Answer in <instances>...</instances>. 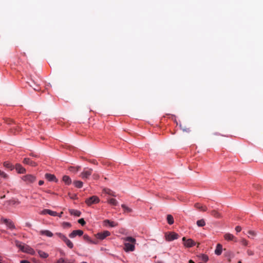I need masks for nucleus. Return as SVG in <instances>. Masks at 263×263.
I'll list each match as a JSON object with an SVG mask.
<instances>
[{"instance_id": "32", "label": "nucleus", "mask_w": 263, "mask_h": 263, "mask_svg": "<svg viewBox=\"0 0 263 263\" xmlns=\"http://www.w3.org/2000/svg\"><path fill=\"white\" fill-rule=\"evenodd\" d=\"M197 225L198 227H203L205 225V222L204 219H202L197 221Z\"/></svg>"}, {"instance_id": "30", "label": "nucleus", "mask_w": 263, "mask_h": 263, "mask_svg": "<svg viewBox=\"0 0 263 263\" xmlns=\"http://www.w3.org/2000/svg\"><path fill=\"white\" fill-rule=\"evenodd\" d=\"M108 202L113 205H117L118 204V202L116 199L110 198L108 200Z\"/></svg>"}, {"instance_id": "23", "label": "nucleus", "mask_w": 263, "mask_h": 263, "mask_svg": "<svg viewBox=\"0 0 263 263\" xmlns=\"http://www.w3.org/2000/svg\"><path fill=\"white\" fill-rule=\"evenodd\" d=\"M63 181L65 184L69 185L71 183V180L68 176L65 175L63 177Z\"/></svg>"}, {"instance_id": "11", "label": "nucleus", "mask_w": 263, "mask_h": 263, "mask_svg": "<svg viewBox=\"0 0 263 263\" xmlns=\"http://www.w3.org/2000/svg\"><path fill=\"white\" fill-rule=\"evenodd\" d=\"M224 238L226 240L228 241L233 240L235 242L237 241V238L230 233H226V234H224Z\"/></svg>"}, {"instance_id": "8", "label": "nucleus", "mask_w": 263, "mask_h": 263, "mask_svg": "<svg viewBox=\"0 0 263 263\" xmlns=\"http://www.w3.org/2000/svg\"><path fill=\"white\" fill-rule=\"evenodd\" d=\"M182 241L184 242V245L187 248H191L195 245V242L192 239H186L184 237L182 238Z\"/></svg>"}, {"instance_id": "40", "label": "nucleus", "mask_w": 263, "mask_h": 263, "mask_svg": "<svg viewBox=\"0 0 263 263\" xmlns=\"http://www.w3.org/2000/svg\"><path fill=\"white\" fill-rule=\"evenodd\" d=\"M57 263H72V262H66L64 258H61L59 260H57Z\"/></svg>"}, {"instance_id": "49", "label": "nucleus", "mask_w": 263, "mask_h": 263, "mask_svg": "<svg viewBox=\"0 0 263 263\" xmlns=\"http://www.w3.org/2000/svg\"><path fill=\"white\" fill-rule=\"evenodd\" d=\"M44 184V181L43 180H40L39 182V184L40 185H42Z\"/></svg>"}, {"instance_id": "54", "label": "nucleus", "mask_w": 263, "mask_h": 263, "mask_svg": "<svg viewBox=\"0 0 263 263\" xmlns=\"http://www.w3.org/2000/svg\"><path fill=\"white\" fill-rule=\"evenodd\" d=\"M2 260V257L0 256V261Z\"/></svg>"}, {"instance_id": "53", "label": "nucleus", "mask_w": 263, "mask_h": 263, "mask_svg": "<svg viewBox=\"0 0 263 263\" xmlns=\"http://www.w3.org/2000/svg\"><path fill=\"white\" fill-rule=\"evenodd\" d=\"M4 198H5V195H4L1 197V199H3Z\"/></svg>"}, {"instance_id": "39", "label": "nucleus", "mask_w": 263, "mask_h": 263, "mask_svg": "<svg viewBox=\"0 0 263 263\" xmlns=\"http://www.w3.org/2000/svg\"><path fill=\"white\" fill-rule=\"evenodd\" d=\"M247 253L248 255H249V256H253L254 254V251L250 249H248L247 250Z\"/></svg>"}, {"instance_id": "27", "label": "nucleus", "mask_w": 263, "mask_h": 263, "mask_svg": "<svg viewBox=\"0 0 263 263\" xmlns=\"http://www.w3.org/2000/svg\"><path fill=\"white\" fill-rule=\"evenodd\" d=\"M9 205H18L20 203V201H19L18 200H16L14 199H11L8 201Z\"/></svg>"}, {"instance_id": "42", "label": "nucleus", "mask_w": 263, "mask_h": 263, "mask_svg": "<svg viewBox=\"0 0 263 263\" xmlns=\"http://www.w3.org/2000/svg\"><path fill=\"white\" fill-rule=\"evenodd\" d=\"M78 222L81 224L82 226H84L86 222L85 221H84V219L83 218H81L80 219H79L78 220Z\"/></svg>"}, {"instance_id": "2", "label": "nucleus", "mask_w": 263, "mask_h": 263, "mask_svg": "<svg viewBox=\"0 0 263 263\" xmlns=\"http://www.w3.org/2000/svg\"><path fill=\"white\" fill-rule=\"evenodd\" d=\"M15 246L23 252L27 253L31 255H34L35 254L34 250L28 245H25L18 240H15Z\"/></svg>"}, {"instance_id": "38", "label": "nucleus", "mask_w": 263, "mask_h": 263, "mask_svg": "<svg viewBox=\"0 0 263 263\" xmlns=\"http://www.w3.org/2000/svg\"><path fill=\"white\" fill-rule=\"evenodd\" d=\"M0 176L4 178L7 179L8 178V175L3 171L0 170Z\"/></svg>"}, {"instance_id": "52", "label": "nucleus", "mask_w": 263, "mask_h": 263, "mask_svg": "<svg viewBox=\"0 0 263 263\" xmlns=\"http://www.w3.org/2000/svg\"><path fill=\"white\" fill-rule=\"evenodd\" d=\"M189 262V263H195L192 260H190Z\"/></svg>"}, {"instance_id": "28", "label": "nucleus", "mask_w": 263, "mask_h": 263, "mask_svg": "<svg viewBox=\"0 0 263 263\" xmlns=\"http://www.w3.org/2000/svg\"><path fill=\"white\" fill-rule=\"evenodd\" d=\"M73 184L76 187L81 188L83 186V183L81 181H74Z\"/></svg>"}, {"instance_id": "21", "label": "nucleus", "mask_w": 263, "mask_h": 263, "mask_svg": "<svg viewBox=\"0 0 263 263\" xmlns=\"http://www.w3.org/2000/svg\"><path fill=\"white\" fill-rule=\"evenodd\" d=\"M105 224H108L111 227H115L118 226V223L115 221H110L109 220L106 219L104 221Z\"/></svg>"}, {"instance_id": "51", "label": "nucleus", "mask_w": 263, "mask_h": 263, "mask_svg": "<svg viewBox=\"0 0 263 263\" xmlns=\"http://www.w3.org/2000/svg\"><path fill=\"white\" fill-rule=\"evenodd\" d=\"M30 156H33V157H37V155H34V154H32V153H31V154H30Z\"/></svg>"}, {"instance_id": "15", "label": "nucleus", "mask_w": 263, "mask_h": 263, "mask_svg": "<svg viewBox=\"0 0 263 263\" xmlns=\"http://www.w3.org/2000/svg\"><path fill=\"white\" fill-rule=\"evenodd\" d=\"M23 162L25 164H28L32 166H35L36 165V163L35 162L32 161L31 160L28 158H25L23 160Z\"/></svg>"}, {"instance_id": "7", "label": "nucleus", "mask_w": 263, "mask_h": 263, "mask_svg": "<svg viewBox=\"0 0 263 263\" xmlns=\"http://www.w3.org/2000/svg\"><path fill=\"white\" fill-rule=\"evenodd\" d=\"M110 235V233L108 231H104L102 232L98 233L96 235V237L97 238L103 240L105 239L106 237L109 236Z\"/></svg>"}, {"instance_id": "48", "label": "nucleus", "mask_w": 263, "mask_h": 263, "mask_svg": "<svg viewBox=\"0 0 263 263\" xmlns=\"http://www.w3.org/2000/svg\"><path fill=\"white\" fill-rule=\"evenodd\" d=\"M20 263H30V262L26 260H22L21 261Z\"/></svg>"}, {"instance_id": "44", "label": "nucleus", "mask_w": 263, "mask_h": 263, "mask_svg": "<svg viewBox=\"0 0 263 263\" xmlns=\"http://www.w3.org/2000/svg\"><path fill=\"white\" fill-rule=\"evenodd\" d=\"M92 177H93V178L94 179L97 180V179H99V174H97V173H94V174H93V175H92Z\"/></svg>"}, {"instance_id": "6", "label": "nucleus", "mask_w": 263, "mask_h": 263, "mask_svg": "<svg viewBox=\"0 0 263 263\" xmlns=\"http://www.w3.org/2000/svg\"><path fill=\"white\" fill-rule=\"evenodd\" d=\"M1 220L3 223L6 224L7 227L10 229L14 230L15 229V227L11 220L4 218H2Z\"/></svg>"}, {"instance_id": "5", "label": "nucleus", "mask_w": 263, "mask_h": 263, "mask_svg": "<svg viewBox=\"0 0 263 263\" xmlns=\"http://www.w3.org/2000/svg\"><path fill=\"white\" fill-rule=\"evenodd\" d=\"M165 237L167 241H171L177 239L178 238V235L175 232H170L166 233Z\"/></svg>"}, {"instance_id": "13", "label": "nucleus", "mask_w": 263, "mask_h": 263, "mask_svg": "<svg viewBox=\"0 0 263 263\" xmlns=\"http://www.w3.org/2000/svg\"><path fill=\"white\" fill-rule=\"evenodd\" d=\"M42 213L44 214H49L51 216H58V213L55 212V211H51L50 210H48V209H45L42 212Z\"/></svg>"}, {"instance_id": "10", "label": "nucleus", "mask_w": 263, "mask_h": 263, "mask_svg": "<svg viewBox=\"0 0 263 263\" xmlns=\"http://www.w3.org/2000/svg\"><path fill=\"white\" fill-rule=\"evenodd\" d=\"M83 231L80 230H74L69 235V237L71 238H74L77 236H81L83 235Z\"/></svg>"}, {"instance_id": "19", "label": "nucleus", "mask_w": 263, "mask_h": 263, "mask_svg": "<svg viewBox=\"0 0 263 263\" xmlns=\"http://www.w3.org/2000/svg\"><path fill=\"white\" fill-rule=\"evenodd\" d=\"M222 247L220 244H218L215 250V253L217 255H220L222 253Z\"/></svg>"}, {"instance_id": "33", "label": "nucleus", "mask_w": 263, "mask_h": 263, "mask_svg": "<svg viewBox=\"0 0 263 263\" xmlns=\"http://www.w3.org/2000/svg\"><path fill=\"white\" fill-rule=\"evenodd\" d=\"M4 166L6 168H10L11 170L13 169L12 165L8 162H5L4 163Z\"/></svg>"}, {"instance_id": "20", "label": "nucleus", "mask_w": 263, "mask_h": 263, "mask_svg": "<svg viewBox=\"0 0 263 263\" xmlns=\"http://www.w3.org/2000/svg\"><path fill=\"white\" fill-rule=\"evenodd\" d=\"M63 241L66 244L67 246L70 249H72L73 247L72 242L68 239L66 237L63 240Z\"/></svg>"}, {"instance_id": "14", "label": "nucleus", "mask_w": 263, "mask_h": 263, "mask_svg": "<svg viewBox=\"0 0 263 263\" xmlns=\"http://www.w3.org/2000/svg\"><path fill=\"white\" fill-rule=\"evenodd\" d=\"M15 169L18 173L23 174L25 172L26 170L20 164H16Z\"/></svg>"}, {"instance_id": "9", "label": "nucleus", "mask_w": 263, "mask_h": 263, "mask_svg": "<svg viewBox=\"0 0 263 263\" xmlns=\"http://www.w3.org/2000/svg\"><path fill=\"white\" fill-rule=\"evenodd\" d=\"M23 180L28 183H32L35 180V178L34 176L31 175H27L24 176L22 178Z\"/></svg>"}, {"instance_id": "25", "label": "nucleus", "mask_w": 263, "mask_h": 263, "mask_svg": "<svg viewBox=\"0 0 263 263\" xmlns=\"http://www.w3.org/2000/svg\"><path fill=\"white\" fill-rule=\"evenodd\" d=\"M166 220L167 221V223L171 225L174 223V218L172 215L168 214L167 215Z\"/></svg>"}, {"instance_id": "18", "label": "nucleus", "mask_w": 263, "mask_h": 263, "mask_svg": "<svg viewBox=\"0 0 263 263\" xmlns=\"http://www.w3.org/2000/svg\"><path fill=\"white\" fill-rule=\"evenodd\" d=\"M103 193L108 194L110 196L116 197V195L114 192L108 188H104L103 190Z\"/></svg>"}, {"instance_id": "26", "label": "nucleus", "mask_w": 263, "mask_h": 263, "mask_svg": "<svg viewBox=\"0 0 263 263\" xmlns=\"http://www.w3.org/2000/svg\"><path fill=\"white\" fill-rule=\"evenodd\" d=\"M211 215H212L213 216H214L216 218H220L221 217L220 214L217 211L215 210L211 211Z\"/></svg>"}, {"instance_id": "34", "label": "nucleus", "mask_w": 263, "mask_h": 263, "mask_svg": "<svg viewBox=\"0 0 263 263\" xmlns=\"http://www.w3.org/2000/svg\"><path fill=\"white\" fill-rule=\"evenodd\" d=\"M80 169V166H78L77 167L71 166V167H70L69 168V171L72 172H74V173L77 172L78 171H79Z\"/></svg>"}, {"instance_id": "43", "label": "nucleus", "mask_w": 263, "mask_h": 263, "mask_svg": "<svg viewBox=\"0 0 263 263\" xmlns=\"http://www.w3.org/2000/svg\"><path fill=\"white\" fill-rule=\"evenodd\" d=\"M83 238L84 239V240H85L86 241H90L91 242V240H90V239L89 238V237L87 235H84L83 236Z\"/></svg>"}, {"instance_id": "45", "label": "nucleus", "mask_w": 263, "mask_h": 263, "mask_svg": "<svg viewBox=\"0 0 263 263\" xmlns=\"http://www.w3.org/2000/svg\"><path fill=\"white\" fill-rule=\"evenodd\" d=\"M235 230L237 232H239L241 230V228L240 226H237L235 228Z\"/></svg>"}, {"instance_id": "56", "label": "nucleus", "mask_w": 263, "mask_h": 263, "mask_svg": "<svg viewBox=\"0 0 263 263\" xmlns=\"http://www.w3.org/2000/svg\"><path fill=\"white\" fill-rule=\"evenodd\" d=\"M81 263H87V262H85V261H83V262H81Z\"/></svg>"}, {"instance_id": "36", "label": "nucleus", "mask_w": 263, "mask_h": 263, "mask_svg": "<svg viewBox=\"0 0 263 263\" xmlns=\"http://www.w3.org/2000/svg\"><path fill=\"white\" fill-rule=\"evenodd\" d=\"M62 226L64 228H70L71 226V224L70 223L68 222H64L62 223Z\"/></svg>"}, {"instance_id": "12", "label": "nucleus", "mask_w": 263, "mask_h": 263, "mask_svg": "<svg viewBox=\"0 0 263 263\" xmlns=\"http://www.w3.org/2000/svg\"><path fill=\"white\" fill-rule=\"evenodd\" d=\"M45 177L46 179H47L49 181H53L55 182L58 181V180L57 179L55 176L54 175H52L51 174L46 173L45 175Z\"/></svg>"}, {"instance_id": "50", "label": "nucleus", "mask_w": 263, "mask_h": 263, "mask_svg": "<svg viewBox=\"0 0 263 263\" xmlns=\"http://www.w3.org/2000/svg\"><path fill=\"white\" fill-rule=\"evenodd\" d=\"M63 212H61L60 214H58V216L61 217H62V215H63Z\"/></svg>"}, {"instance_id": "17", "label": "nucleus", "mask_w": 263, "mask_h": 263, "mask_svg": "<svg viewBox=\"0 0 263 263\" xmlns=\"http://www.w3.org/2000/svg\"><path fill=\"white\" fill-rule=\"evenodd\" d=\"M194 206L196 208L201 210V211H203V212L206 211L207 209H208L206 206L202 205L199 203H196L194 205Z\"/></svg>"}, {"instance_id": "1", "label": "nucleus", "mask_w": 263, "mask_h": 263, "mask_svg": "<svg viewBox=\"0 0 263 263\" xmlns=\"http://www.w3.org/2000/svg\"><path fill=\"white\" fill-rule=\"evenodd\" d=\"M122 239L124 242V250L126 252L134 251L135 247V245L136 244V239L130 236L123 238Z\"/></svg>"}, {"instance_id": "22", "label": "nucleus", "mask_w": 263, "mask_h": 263, "mask_svg": "<svg viewBox=\"0 0 263 263\" xmlns=\"http://www.w3.org/2000/svg\"><path fill=\"white\" fill-rule=\"evenodd\" d=\"M69 211L71 215H73L77 217L80 216L81 214L79 211L77 210L70 209Z\"/></svg>"}, {"instance_id": "3", "label": "nucleus", "mask_w": 263, "mask_h": 263, "mask_svg": "<svg viewBox=\"0 0 263 263\" xmlns=\"http://www.w3.org/2000/svg\"><path fill=\"white\" fill-rule=\"evenodd\" d=\"M100 199L97 196H92L89 198L86 199L85 203L88 206L91 205L92 204H96L99 202Z\"/></svg>"}, {"instance_id": "16", "label": "nucleus", "mask_w": 263, "mask_h": 263, "mask_svg": "<svg viewBox=\"0 0 263 263\" xmlns=\"http://www.w3.org/2000/svg\"><path fill=\"white\" fill-rule=\"evenodd\" d=\"M40 234L49 237H51L53 236V233L49 230H42L40 232Z\"/></svg>"}, {"instance_id": "24", "label": "nucleus", "mask_w": 263, "mask_h": 263, "mask_svg": "<svg viewBox=\"0 0 263 263\" xmlns=\"http://www.w3.org/2000/svg\"><path fill=\"white\" fill-rule=\"evenodd\" d=\"M38 253L40 257L42 258H46L48 257V254L47 253L42 251V250H39Z\"/></svg>"}, {"instance_id": "47", "label": "nucleus", "mask_w": 263, "mask_h": 263, "mask_svg": "<svg viewBox=\"0 0 263 263\" xmlns=\"http://www.w3.org/2000/svg\"><path fill=\"white\" fill-rule=\"evenodd\" d=\"M25 226L28 228H30L31 227V224L30 222H26L25 223Z\"/></svg>"}, {"instance_id": "41", "label": "nucleus", "mask_w": 263, "mask_h": 263, "mask_svg": "<svg viewBox=\"0 0 263 263\" xmlns=\"http://www.w3.org/2000/svg\"><path fill=\"white\" fill-rule=\"evenodd\" d=\"M248 234L251 235V236H255L256 235V233L255 231H252V230H249L248 231Z\"/></svg>"}, {"instance_id": "4", "label": "nucleus", "mask_w": 263, "mask_h": 263, "mask_svg": "<svg viewBox=\"0 0 263 263\" xmlns=\"http://www.w3.org/2000/svg\"><path fill=\"white\" fill-rule=\"evenodd\" d=\"M92 171L91 168H85L81 173L80 177L83 179H88L92 174Z\"/></svg>"}, {"instance_id": "55", "label": "nucleus", "mask_w": 263, "mask_h": 263, "mask_svg": "<svg viewBox=\"0 0 263 263\" xmlns=\"http://www.w3.org/2000/svg\"><path fill=\"white\" fill-rule=\"evenodd\" d=\"M238 263H242L241 260L238 261Z\"/></svg>"}, {"instance_id": "35", "label": "nucleus", "mask_w": 263, "mask_h": 263, "mask_svg": "<svg viewBox=\"0 0 263 263\" xmlns=\"http://www.w3.org/2000/svg\"><path fill=\"white\" fill-rule=\"evenodd\" d=\"M201 259L204 262H206L209 259V257L206 255L202 254L201 255Z\"/></svg>"}, {"instance_id": "29", "label": "nucleus", "mask_w": 263, "mask_h": 263, "mask_svg": "<svg viewBox=\"0 0 263 263\" xmlns=\"http://www.w3.org/2000/svg\"><path fill=\"white\" fill-rule=\"evenodd\" d=\"M121 207L123 209V210L124 211V212L131 213L133 211L132 209H130V208L127 206L125 204H122L121 205Z\"/></svg>"}, {"instance_id": "31", "label": "nucleus", "mask_w": 263, "mask_h": 263, "mask_svg": "<svg viewBox=\"0 0 263 263\" xmlns=\"http://www.w3.org/2000/svg\"><path fill=\"white\" fill-rule=\"evenodd\" d=\"M240 243L243 246H248L249 244V241H248L247 239H246L245 238H242L240 239Z\"/></svg>"}, {"instance_id": "37", "label": "nucleus", "mask_w": 263, "mask_h": 263, "mask_svg": "<svg viewBox=\"0 0 263 263\" xmlns=\"http://www.w3.org/2000/svg\"><path fill=\"white\" fill-rule=\"evenodd\" d=\"M55 235L60 237L62 240L66 237L65 235L61 233H56Z\"/></svg>"}, {"instance_id": "46", "label": "nucleus", "mask_w": 263, "mask_h": 263, "mask_svg": "<svg viewBox=\"0 0 263 263\" xmlns=\"http://www.w3.org/2000/svg\"><path fill=\"white\" fill-rule=\"evenodd\" d=\"M28 83L29 85L31 87H33V89H34V90L38 91V90H39L38 88H36V87H33V86L31 84H30L29 82H28Z\"/></svg>"}]
</instances>
